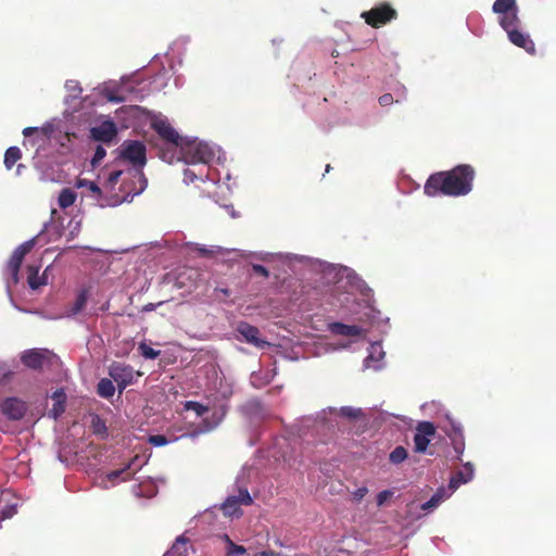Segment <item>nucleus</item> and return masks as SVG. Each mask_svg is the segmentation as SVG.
<instances>
[{
  "label": "nucleus",
  "mask_w": 556,
  "mask_h": 556,
  "mask_svg": "<svg viewBox=\"0 0 556 556\" xmlns=\"http://www.w3.org/2000/svg\"><path fill=\"white\" fill-rule=\"evenodd\" d=\"M35 245V239H30L23 244L18 245L12 253L7 269L8 273L11 275L12 281L14 283L18 282V271L21 268V265L24 261V257L33 250Z\"/></svg>",
  "instance_id": "423d86ee"
},
{
  "label": "nucleus",
  "mask_w": 556,
  "mask_h": 556,
  "mask_svg": "<svg viewBox=\"0 0 556 556\" xmlns=\"http://www.w3.org/2000/svg\"><path fill=\"white\" fill-rule=\"evenodd\" d=\"M22 157V152L17 147H10L4 153V165L11 169Z\"/></svg>",
  "instance_id": "b1692460"
},
{
  "label": "nucleus",
  "mask_w": 556,
  "mask_h": 556,
  "mask_svg": "<svg viewBox=\"0 0 556 556\" xmlns=\"http://www.w3.org/2000/svg\"><path fill=\"white\" fill-rule=\"evenodd\" d=\"M109 99H110V101H113V102H116V103H119V102L124 101L123 97L110 96Z\"/></svg>",
  "instance_id": "8fccbe9b"
},
{
  "label": "nucleus",
  "mask_w": 556,
  "mask_h": 556,
  "mask_svg": "<svg viewBox=\"0 0 556 556\" xmlns=\"http://www.w3.org/2000/svg\"><path fill=\"white\" fill-rule=\"evenodd\" d=\"M130 463H128L124 468L112 470L106 473V479L111 482H115L117 479L122 478L123 481L130 480L132 473L129 472Z\"/></svg>",
  "instance_id": "393cba45"
},
{
  "label": "nucleus",
  "mask_w": 556,
  "mask_h": 556,
  "mask_svg": "<svg viewBox=\"0 0 556 556\" xmlns=\"http://www.w3.org/2000/svg\"><path fill=\"white\" fill-rule=\"evenodd\" d=\"M378 101L381 106H388L393 102H399V100L393 99V96L391 93H384L380 96Z\"/></svg>",
  "instance_id": "58836bf2"
},
{
  "label": "nucleus",
  "mask_w": 556,
  "mask_h": 556,
  "mask_svg": "<svg viewBox=\"0 0 556 556\" xmlns=\"http://www.w3.org/2000/svg\"><path fill=\"white\" fill-rule=\"evenodd\" d=\"M108 372L114 382H116L119 393L136 381V376H141V372L135 371L132 366L119 362H113L109 366Z\"/></svg>",
  "instance_id": "20e7f679"
},
{
  "label": "nucleus",
  "mask_w": 556,
  "mask_h": 556,
  "mask_svg": "<svg viewBox=\"0 0 556 556\" xmlns=\"http://www.w3.org/2000/svg\"><path fill=\"white\" fill-rule=\"evenodd\" d=\"M473 478V466L466 463L464 468L457 471L450 480L448 488L456 490L460 484L469 482Z\"/></svg>",
  "instance_id": "dca6fc26"
},
{
  "label": "nucleus",
  "mask_w": 556,
  "mask_h": 556,
  "mask_svg": "<svg viewBox=\"0 0 556 556\" xmlns=\"http://www.w3.org/2000/svg\"><path fill=\"white\" fill-rule=\"evenodd\" d=\"M77 199V193L71 189V188H64L61 190L59 198H58V204L61 208L65 210L70 206H72Z\"/></svg>",
  "instance_id": "5701e85b"
},
{
  "label": "nucleus",
  "mask_w": 556,
  "mask_h": 556,
  "mask_svg": "<svg viewBox=\"0 0 556 556\" xmlns=\"http://www.w3.org/2000/svg\"><path fill=\"white\" fill-rule=\"evenodd\" d=\"M118 202H119L118 200H115V201L112 203V205H115V204H117Z\"/></svg>",
  "instance_id": "6e6d98bb"
},
{
  "label": "nucleus",
  "mask_w": 556,
  "mask_h": 556,
  "mask_svg": "<svg viewBox=\"0 0 556 556\" xmlns=\"http://www.w3.org/2000/svg\"><path fill=\"white\" fill-rule=\"evenodd\" d=\"M0 410L7 419L12 421H18L24 418L28 410V405L25 401L11 396L5 397L0 403Z\"/></svg>",
  "instance_id": "0eeeda50"
},
{
  "label": "nucleus",
  "mask_w": 556,
  "mask_h": 556,
  "mask_svg": "<svg viewBox=\"0 0 556 556\" xmlns=\"http://www.w3.org/2000/svg\"><path fill=\"white\" fill-rule=\"evenodd\" d=\"M15 514L14 507H8L2 511V519L11 518Z\"/></svg>",
  "instance_id": "49530a36"
},
{
  "label": "nucleus",
  "mask_w": 556,
  "mask_h": 556,
  "mask_svg": "<svg viewBox=\"0 0 556 556\" xmlns=\"http://www.w3.org/2000/svg\"><path fill=\"white\" fill-rule=\"evenodd\" d=\"M226 538H227V541L229 543L228 555L244 554L247 552L244 546L237 545L228 536H226Z\"/></svg>",
  "instance_id": "e433bc0d"
},
{
  "label": "nucleus",
  "mask_w": 556,
  "mask_h": 556,
  "mask_svg": "<svg viewBox=\"0 0 556 556\" xmlns=\"http://www.w3.org/2000/svg\"><path fill=\"white\" fill-rule=\"evenodd\" d=\"M185 176L190 178L191 180H193L195 178V175L191 170H189V169H187L185 172Z\"/></svg>",
  "instance_id": "3c124183"
},
{
  "label": "nucleus",
  "mask_w": 556,
  "mask_h": 556,
  "mask_svg": "<svg viewBox=\"0 0 556 556\" xmlns=\"http://www.w3.org/2000/svg\"><path fill=\"white\" fill-rule=\"evenodd\" d=\"M237 331L247 343H250L256 348L263 349L269 345V343L266 340L261 339L260 329L255 326L250 325L249 323H239Z\"/></svg>",
  "instance_id": "f8f14e48"
},
{
  "label": "nucleus",
  "mask_w": 556,
  "mask_h": 556,
  "mask_svg": "<svg viewBox=\"0 0 556 556\" xmlns=\"http://www.w3.org/2000/svg\"><path fill=\"white\" fill-rule=\"evenodd\" d=\"M435 434V426L431 421H420L416 427L414 434L415 451L417 453H425L431 439Z\"/></svg>",
  "instance_id": "1a4fd4ad"
},
{
  "label": "nucleus",
  "mask_w": 556,
  "mask_h": 556,
  "mask_svg": "<svg viewBox=\"0 0 556 556\" xmlns=\"http://www.w3.org/2000/svg\"><path fill=\"white\" fill-rule=\"evenodd\" d=\"M188 543V539L182 535L178 536L170 549L167 551L164 556H187Z\"/></svg>",
  "instance_id": "4be33fe9"
},
{
  "label": "nucleus",
  "mask_w": 556,
  "mask_h": 556,
  "mask_svg": "<svg viewBox=\"0 0 556 556\" xmlns=\"http://www.w3.org/2000/svg\"><path fill=\"white\" fill-rule=\"evenodd\" d=\"M368 490L367 488L365 486H362V488H358L355 492H354V497L356 500H362L366 494H367Z\"/></svg>",
  "instance_id": "a18cd8bd"
},
{
  "label": "nucleus",
  "mask_w": 556,
  "mask_h": 556,
  "mask_svg": "<svg viewBox=\"0 0 556 556\" xmlns=\"http://www.w3.org/2000/svg\"><path fill=\"white\" fill-rule=\"evenodd\" d=\"M407 451L404 446H396L389 455L391 464L399 465L407 458Z\"/></svg>",
  "instance_id": "cd10ccee"
},
{
  "label": "nucleus",
  "mask_w": 556,
  "mask_h": 556,
  "mask_svg": "<svg viewBox=\"0 0 556 556\" xmlns=\"http://www.w3.org/2000/svg\"><path fill=\"white\" fill-rule=\"evenodd\" d=\"M432 496L441 503L446 497V491L444 488H441Z\"/></svg>",
  "instance_id": "c03bdc74"
},
{
  "label": "nucleus",
  "mask_w": 556,
  "mask_h": 556,
  "mask_svg": "<svg viewBox=\"0 0 556 556\" xmlns=\"http://www.w3.org/2000/svg\"><path fill=\"white\" fill-rule=\"evenodd\" d=\"M27 283L30 289L37 290L41 286L47 285V279L43 276H39V267L35 265L27 266Z\"/></svg>",
  "instance_id": "a211bd4d"
},
{
  "label": "nucleus",
  "mask_w": 556,
  "mask_h": 556,
  "mask_svg": "<svg viewBox=\"0 0 556 556\" xmlns=\"http://www.w3.org/2000/svg\"><path fill=\"white\" fill-rule=\"evenodd\" d=\"M516 0H495L492 5V11L500 16L517 11Z\"/></svg>",
  "instance_id": "aec40b11"
},
{
  "label": "nucleus",
  "mask_w": 556,
  "mask_h": 556,
  "mask_svg": "<svg viewBox=\"0 0 556 556\" xmlns=\"http://www.w3.org/2000/svg\"><path fill=\"white\" fill-rule=\"evenodd\" d=\"M330 170V165H327L326 166V172H329Z\"/></svg>",
  "instance_id": "864d4df0"
},
{
  "label": "nucleus",
  "mask_w": 556,
  "mask_h": 556,
  "mask_svg": "<svg viewBox=\"0 0 556 556\" xmlns=\"http://www.w3.org/2000/svg\"><path fill=\"white\" fill-rule=\"evenodd\" d=\"M252 270L254 274L260 275L264 278H267L269 276L268 269L265 266L260 265V264H253Z\"/></svg>",
  "instance_id": "ea45409f"
},
{
  "label": "nucleus",
  "mask_w": 556,
  "mask_h": 556,
  "mask_svg": "<svg viewBox=\"0 0 556 556\" xmlns=\"http://www.w3.org/2000/svg\"><path fill=\"white\" fill-rule=\"evenodd\" d=\"M149 442L154 446H164L168 443V440L163 434H155L149 438Z\"/></svg>",
  "instance_id": "c9c22d12"
},
{
  "label": "nucleus",
  "mask_w": 556,
  "mask_h": 556,
  "mask_svg": "<svg viewBox=\"0 0 556 556\" xmlns=\"http://www.w3.org/2000/svg\"><path fill=\"white\" fill-rule=\"evenodd\" d=\"M252 502L253 500L248 490H240L238 495H232L226 498L222 505V510L225 516L240 517L242 515L240 505H251Z\"/></svg>",
  "instance_id": "6e6552de"
},
{
  "label": "nucleus",
  "mask_w": 556,
  "mask_h": 556,
  "mask_svg": "<svg viewBox=\"0 0 556 556\" xmlns=\"http://www.w3.org/2000/svg\"><path fill=\"white\" fill-rule=\"evenodd\" d=\"M392 494L393 493L390 490L379 492L376 497L377 505L382 506L392 496Z\"/></svg>",
  "instance_id": "4c0bfd02"
},
{
  "label": "nucleus",
  "mask_w": 556,
  "mask_h": 556,
  "mask_svg": "<svg viewBox=\"0 0 556 556\" xmlns=\"http://www.w3.org/2000/svg\"><path fill=\"white\" fill-rule=\"evenodd\" d=\"M185 407L186 409H190V410H193L198 416H203L207 410H208V407L202 405L201 403L199 402H194V401H188L186 404H185Z\"/></svg>",
  "instance_id": "2f4dec72"
},
{
  "label": "nucleus",
  "mask_w": 556,
  "mask_h": 556,
  "mask_svg": "<svg viewBox=\"0 0 556 556\" xmlns=\"http://www.w3.org/2000/svg\"><path fill=\"white\" fill-rule=\"evenodd\" d=\"M76 187H87V189L96 195V199L98 201L101 200L102 190L94 181H90L87 179H78L76 182Z\"/></svg>",
  "instance_id": "bb28decb"
},
{
  "label": "nucleus",
  "mask_w": 556,
  "mask_h": 556,
  "mask_svg": "<svg viewBox=\"0 0 556 556\" xmlns=\"http://www.w3.org/2000/svg\"><path fill=\"white\" fill-rule=\"evenodd\" d=\"M52 399L54 402H66V394H65L64 390L59 389L53 392Z\"/></svg>",
  "instance_id": "79ce46f5"
},
{
  "label": "nucleus",
  "mask_w": 556,
  "mask_h": 556,
  "mask_svg": "<svg viewBox=\"0 0 556 556\" xmlns=\"http://www.w3.org/2000/svg\"><path fill=\"white\" fill-rule=\"evenodd\" d=\"M331 330L333 333L344 337H358L363 332V329L357 325H345L342 323L332 324Z\"/></svg>",
  "instance_id": "f3484780"
},
{
  "label": "nucleus",
  "mask_w": 556,
  "mask_h": 556,
  "mask_svg": "<svg viewBox=\"0 0 556 556\" xmlns=\"http://www.w3.org/2000/svg\"><path fill=\"white\" fill-rule=\"evenodd\" d=\"M446 419L451 426V430L446 431V434L452 440L453 448L457 454V458L460 459V455H463L465 451V440L463 435V429L460 424L456 422L450 415H446Z\"/></svg>",
  "instance_id": "ddd939ff"
},
{
  "label": "nucleus",
  "mask_w": 556,
  "mask_h": 556,
  "mask_svg": "<svg viewBox=\"0 0 556 556\" xmlns=\"http://www.w3.org/2000/svg\"><path fill=\"white\" fill-rule=\"evenodd\" d=\"M65 412V402H54L49 415L58 419Z\"/></svg>",
  "instance_id": "72a5a7b5"
},
{
  "label": "nucleus",
  "mask_w": 556,
  "mask_h": 556,
  "mask_svg": "<svg viewBox=\"0 0 556 556\" xmlns=\"http://www.w3.org/2000/svg\"><path fill=\"white\" fill-rule=\"evenodd\" d=\"M184 156L187 163H203L207 164L214 157V151L205 142L192 141L182 148Z\"/></svg>",
  "instance_id": "39448f33"
},
{
  "label": "nucleus",
  "mask_w": 556,
  "mask_h": 556,
  "mask_svg": "<svg viewBox=\"0 0 556 556\" xmlns=\"http://www.w3.org/2000/svg\"><path fill=\"white\" fill-rule=\"evenodd\" d=\"M340 416L345 417L348 419H356L362 415V410L359 408H354L351 406H343L340 408Z\"/></svg>",
  "instance_id": "7c9ffc66"
},
{
  "label": "nucleus",
  "mask_w": 556,
  "mask_h": 556,
  "mask_svg": "<svg viewBox=\"0 0 556 556\" xmlns=\"http://www.w3.org/2000/svg\"><path fill=\"white\" fill-rule=\"evenodd\" d=\"M106 155V151L102 146H97L93 157L91 159V166L94 168L99 166L101 161Z\"/></svg>",
  "instance_id": "473e14b6"
},
{
  "label": "nucleus",
  "mask_w": 556,
  "mask_h": 556,
  "mask_svg": "<svg viewBox=\"0 0 556 556\" xmlns=\"http://www.w3.org/2000/svg\"><path fill=\"white\" fill-rule=\"evenodd\" d=\"M37 131V128L36 127H27L23 130V135L25 137L27 136H30L33 132H36Z\"/></svg>",
  "instance_id": "09e8293b"
},
{
  "label": "nucleus",
  "mask_w": 556,
  "mask_h": 556,
  "mask_svg": "<svg viewBox=\"0 0 556 556\" xmlns=\"http://www.w3.org/2000/svg\"><path fill=\"white\" fill-rule=\"evenodd\" d=\"M378 353L382 354L381 346H380V344L375 343V344L371 345V351H370V354H369V356L367 358L368 359H374L375 358V354H378Z\"/></svg>",
  "instance_id": "37998d69"
},
{
  "label": "nucleus",
  "mask_w": 556,
  "mask_h": 556,
  "mask_svg": "<svg viewBox=\"0 0 556 556\" xmlns=\"http://www.w3.org/2000/svg\"><path fill=\"white\" fill-rule=\"evenodd\" d=\"M498 23L506 34L511 29L519 28L521 22L518 16V10L500 16Z\"/></svg>",
  "instance_id": "6ab92c4d"
},
{
  "label": "nucleus",
  "mask_w": 556,
  "mask_h": 556,
  "mask_svg": "<svg viewBox=\"0 0 556 556\" xmlns=\"http://www.w3.org/2000/svg\"><path fill=\"white\" fill-rule=\"evenodd\" d=\"M51 353L45 349H30L23 352L21 362L30 369L38 370L50 361Z\"/></svg>",
  "instance_id": "9d476101"
},
{
  "label": "nucleus",
  "mask_w": 556,
  "mask_h": 556,
  "mask_svg": "<svg viewBox=\"0 0 556 556\" xmlns=\"http://www.w3.org/2000/svg\"><path fill=\"white\" fill-rule=\"evenodd\" d=\"M91 428H92L93 433H96V434L105 435L108 432V428H106L104 420L101 419L98 415H96L92 418Z\"/></svg>",
  "instance_id": "c756f323"
},
{
  "label": "nucleus",
  "mask_w": 556,
  "mask_h": 556,
  "mask_svg": "<svg viewBox=\"0 0 556 556\" xmlns=\"http://www.w3.org/2000/svg\"><path fill=\"white\" fill-rule=\"evenodd\" d=\"M439 501L437 498H434L433 496H431V498L429 501H427L426 503H424L421 505V509L422 510H430L432 508H435L437 506H439Z\"/></svg>",
  "instance_id": "a19ab883"
},
{
  "label": "nucleus",
  "mask_w": 556,
  "mask_h": 556,
  "mask_svg": "<svg viewBox=\"0 0 556 556\" xmlns=\"http://www.w3.org/2000/svg\"><path fill=\"white\" fill-rule=\"evenodd\" d=\"M253 556H280V555L278 553H276V552H273V551H263L261 553H256Z\"/></svg>",
  "instance_id": "de8ad7c7"
},
{
  "label": "nucleus",
  "mask_w": 556,
  "mask_h": 556,
  "mask_svg": "<svg viewBox=\"0 0 556 556\" xmlns=\"http://www.w3.org/2000/svg\"><path fill=\"white\" fill-rule=\"evenodd\" d=\"M90 134L93 140L110 143L116 137L117 129L113 122L108 121L100 126L92 127Z\"/></svg>",
  "instance_id": "2eb2a0df"
},
{
  "label": "nucleus",
  "mask_w": 556,
  "mask_h": 556,
  "mask_svg": "<svg viewBox=\"0 0 556 556\" xmlns=\"http://www.w3.org/2000/svg\"><path fill=\"white\" fill-rule=\"evenodd\" d=\"M151 126L165 142L176 148L181 146V137L166 119H155Z\"/></svg>",
  "instance_id": "9b49d317"
},
{
  "label": "nucleus",
  "mask_w": 556,
  "mask_h": 556,
  "mask_svg": "<svg viewBox=\"0 0 556 556\" xmlns=\"http://www.w3.org/2000/svg\"><path fill=\"white\" fill-rule=\"evenodd\" d=\"M113 379L102 378L97 384V393L99 396L103 399H111L115 393V386L113 383Z\"/></svg>",
  "instance_id": "412c9836"
},
{
  "label": "nucleus",
  "mask_w": 556,
  "mask_h": 556,
  "mask_svg": "<svg viewBox=\"0 0 556 556\" xmlns=\"http://www.w3.org/2000/svg\"><path fill=\"white\" fill-rule=\"evenodd\" d=\"M476 176L475 168L469 164H460L451 170L432 174L426 181L424 190L429 197L439 194L448 197L466 195L472 190Z\"/></svg>",
  "instance_id": "f257e3e1"
},
{
  "label": "nucleus",
  "mask_w": 556,
  "mask_h": 556,
  "mask_svg": "<svg viewBox=\"0 0 556 556\" xmlns=\"http://www.w3.org/2000/svg\"><path fill=\"white\" fill-rule=\"evenodd\" d=\"M138 350L140 351V354L147 359H155L161 354L160 350H154L143 342L139 344Z\"/></svg>",
  "instance_id": "c85d7f7f"
},
{
  "label": "nucleus",
  "mask_w": 556,
  "mask_h": 556,
  "mask_svg": "<svg viewBox=\"0 0 556 556\" xmlns=\"http://www.w3.org/2000/svg\"><path fill=\"white\" fill-rule=\"evenodd\" d=\"M216 291H219L222 292L224 295L228 296L230 294L229 290L228 289H225V288H219V289H216Z\"/></svg>",
  "instance_id": "603ef678"
},
{
  "label": "nucleus",
  "mask_w": 556,
  "mask_h": 556,
  "mask_svg": "<svg viewBox=\"0 0 556 556\" xmlns=\"http://www.w3.org/2000/svg\"><path fill=\"white\" fill-rule=\"evenodd\" d=\"M507 37L514 46L523 49L531 55L535 54V45L528 33L516 28L508 31Z\"/></svg>",
  "instance_id": "4468645a"
},
{
  "label": "nucleus",
  "mask_w": 556,
  "mask_h": 556,
  "mask_svg": "<svg viewBox=\"0 0 556 556\" xmlns=\"http://www.w3.org/2000/svg\"><path fill=\"white\" fill-rule=\"evenodd\" d=\"M146 151V146L140 141H126L123 144L121 153L123 159L129 161L134 166L139 167L137 175L140 187L135 191L134 195L141 193L148 186V179L141 170L147 162Z\"/></svg>",
  "instance_id": "f03ea898"
},
{
  "label": "nucleus",
  "mask_w": 556,
  "mask_h": 556,
  "mask_svg": "<svg viewBox=\"0 0 556 556\" xmlns=\"http://www.w3.org/2000/svg\"><path fill=\"white\" fill-rule=\"evenodd\" d=\"M87 300H88V292H87V290L84 289L76 296V300L70 309V315H76V314L80 313L84 309V307L86 306Z\"/></svg>",
  "instance_id": "a878e982"
},
{
  "label": "nucleus",
  "mask_w": 556,
  "mask_h": 556,
  "mask_svg": "<svg viewBox=\"0 0 556 556\" xmlns=\"http://www.w3.org/2000/svg\"><path fill=\"white\" fill-rule=\"evenodd\" d=\"M397 11L388 2H381L368 11H364L361 17L372 28H380L397 18Z\"/></svg>",
  "instance_id": "7ed1b4c3"
},
{
  "label": "nucleus",
  "mask_w": 556,
  "mask_h": 556,
  "mask_svg": "<svg viewBox=\"0 0 556 556\" xmlns=\"http://www.w3.org/2000/svg\"><path fill=\"white\" fill-rule=\"evenodd\" d=\"M123 172L122 170H112L108 178H106V181H105V187H110L111 189L114 188V186L117 184V181L119 180L121 176H122Z\"/></svg>",
  "instance_id": "f704fd0d"
},
{
  "label": "nucleus",
  "mask_w": 556,
  "mask_h": 556,
  "mask_svg": "<svg viewBox=\"0 0 556 556\" xmlns=\"http://www.w3.org/2000/svg\"><path fill=\"white\" fill-rule=\"evenodd\" d=\"M200 251H201V253H203V254L207 252L205 249H201Z\"/></svg>",
  "instance_id": "5fc2aeb1"
}]
</instances>
